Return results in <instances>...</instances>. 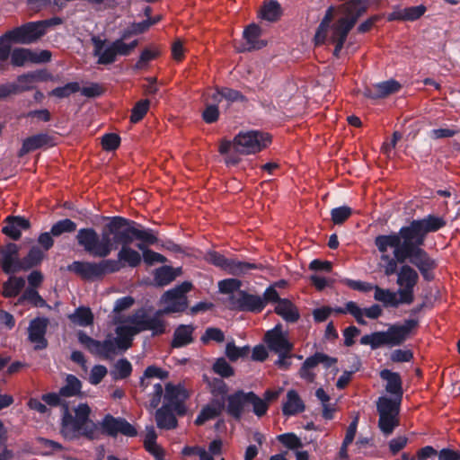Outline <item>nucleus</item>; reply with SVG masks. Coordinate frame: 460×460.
<instances>
[{"label": "nucleus", "mask_w": 460, "mask_h": 460, "mask_svg": "<svg viewBox=\"0 0 460 460\" xmlns=\"http://www.w3.org/2000/svg\"><path fill=\"white\" fill-rule=\"evenodd\" d=\"M446 226L443 217L429 215L420 220H413L408 226H403L398 234L378 235L375 244L381 253L394 248V254L400 263L407 260L418 268L423 279L430 281L434 279L433 270L438 264L428 252L420 248L424 245L429 233L436 232Z\"/></svg>", "instance_id": "obj_1"}, {"label": "nucleus", "mask_w": 460, "mask_h": 460, "mask_svg": "<svg viewBox=\"0 0 460 460\" xmlns=\"http://www.w3.org/2000/svg\"><path fill=\"white\" fill-rule=\"evenodd\" d=\"M78 244L90 255L97 258L108 257L119 245L121 246L117 254L119 270L125 266L137 267L142 261L140 253L132 249V238L120 231V226H112L110 222L102 228L101 235L93 228H82L76 234Z\"/></svg>", "instance_id": "obj_2"}, {"label": "nucleus", "mask_w": 460, "mask_h": 460, "mask_svg": "<svg viewBox=\"0 0 460 460\" xmlns=\"http://www.w3.org/2000/svg\"><path fill=\"white\" fill-rule=\"evenodd\" d=\"M60 392L58 394L49 393L43 394L42 401L49 406H61L63 410L61 433L68 439L77 438L80 436L90 440L97 438L100 430L89 416L91 409L86 403H81L75 410V415L73 416L69 411L68 404L62 399Z\"/></svg>", "instance_id": "obj_3"}, {"label": "nucleus", "mask_w": 460, "mask_h": 460, "mask_svg": "<svg viewBox=\"0 0 460 460\" xmlns=\"http://www.w3.org/2000/svg\"><path fill=\"white\" fill-rule=\"evenodd\" d=\"M121 325L116 328L115 341L118 349L127 350L132 346L133 337L144 331H152L154 335L164 333V324L158 318H151L145 309L133 312L119 321Z\"/></svg>", "instance_id": "obj_4"}, {"label": "nucleus", "mask_w": 460, "mask_h": 460, "mask_svg": "<svg viewBox=\"0 0 460 460\" xmlns=\"http://www.w3.org/2000/svg\"><path fill=\"white\" fill-rule=\"evenodd\" d=\"M418 325L419 321L416 319L405 320L402 324L390 326L386 332H376L364 335L360 339V343L369 345L373 349L382 346H399L410 337Z\"/></svg>", "instance_id": "obj_5"}, {"label": "nucleus", "mask_w": 460, "mask_h": 460, "mask_svg": "<svg viewBox=\"0 0 460 460\" xmlns=\"http://www.w3.org/2000/svg\"><path fill=\"white\" fill-rule=\"evenodd\" d=\"M128 37V32H124L120 39L114 41H107L97 36L92 37L93 56L98 58L97 63L100 65H111L117 60L118 56L130 55L137 47L138 40H135L130 43H126L125 40Z\"/></svg>", "instance_id": "obj_6"}, {"label": "nucleus", "mask_w": 460, "mask_h": 460, "mask_svg": "<svg viewBox=\"0 0 460 460\" xmlns=\"http://www.w3.org/2000/svg\"><path fill=\"white\" fill-rule=\"evenodd\" d=\"M67 270L84 281H94L102 279L107 274L119 271V264L111 259L99 262L76 261L67 266Z\"/></svg>", "instance_id": "obj_7"}, {"label": "nucleus", "mask_w": 460, "mask_h": 460, "mask_svg": "<svg viewBox=\"0 0 460 460\" xmlns=\"http://www.w3.org/2000/svg\"><path fill=\"white\" fill-rule=\"evenodd\" d=\"M402 402L382 396L376 402L379 415L378 427L385 435H390L400 425V407Z\"/></svg>", "instance_id": "obj_8"}, {"label": "nucleus", "mask_w": 460, "mask_h": 460, "mask_svg": "<svg viewBox=\"0 0 460 460\" xmlns=\"http://www.w3.org/2000/svg\"><path fill=\"white\" fill-rule=\"evenodd\" d=\"M192 288L190 282H183L180 286L165 292L163 298L167 305L163 310H158L151 318H158L164 324V333L165 332L166 323L162 316L164 314L183 312L188 307L186 293Z\"/></svg>", "instance_id": "obj_9"}, {"label": "nucleus", "mask_w": 460, "mask_h": 460, "mask_svg": "<svg viewBox=\"0 0 460 460\" xmlns=\"http://www.w3.org/2000/svg\"><path fill=\"white\" fill-rule=\"evenodd\" d=\"M270 136L260 131L241 132L233 140V150L240 155L255 154L270 143Z\"/></svg>", "instance_id": "obj_10"}, {"label": "nucleus", "mask_w": 460, "mask_h": 460, "mask_svg": "<svg viewBox=\"0 0 460 460\" xmlns=\"http://www.w3.org/2000/svg\"><path fill=\"white\" fill-rule=\"evenodd\" d=\"M169 374L167 371L162 368L150 366L146 368L144 377L140 381L141 393H145L149 399V408L155 409L160 402L164 393V388L161 383H153L150 379L157 377L161 380H164L168 377Z\"/></svg>", "instance_id": "obj_11"}, {"label": "nucleus", "mask_w": 460, "mask_h": 460, "mask_svg": "<svg viewBox=\"0 0 460 460\" xmlns=\"http://www.w3.org/2000/svg\"><path fill=\"white\" fill-rule=\"evenodd\" d=\"M96 425L100 430L99 437L96 439L100 438L102 434L113 438L117 437L119 434L131 438L137 435V429L127 420L115 418L111 414L105 415L102 420Z\"/></svg>", "instance_id": "obj_12"}, {"label": "nucleus", "mask_w": 460, "mask_h": 460, "mask_svg": "<svg viewBox=\"0 0 460 460\" xmlns=\"http://www.w3.org/2000/svg\"><path fill=\"white\" fill-rule=\"evenodd\" d=\"M418 281V272L411 266L403 264L397 272V285L400 287L397 294L402 296V302L410 305L414 301L413 288Z\"/></svg>", "instance_id": "obj_13"}, {"label": "nucleus", "mask_w": 460, "mask_h": 460, "mask_svg": "<svg viewBox=\"0 0 460 460\" xmlns=\"http://www.w3.org/2000/svg\"><path fill=\"white\" fill-rule=\"evenodd\" d=\"M110 223L115 226H120V231L132 238L140 241L146 248L147 245H152L157 243L158 239L155 234L150 229H138L134 226L135 222L126 219L121 217H114L110 220Z\"/></svg>", "instance_id": "obj_14"}, {"label": "nucleus", "mask_w": 460, "mask_h": 460, "mask_svg": "<svg viewBox=\"0 0 460 460\" xmlns=\"http://www.w3.org/2000/svg\"><path fill=\"white\" fill-rule=\"evenodd\" d=\"M359 14L360 12H358L351 17L338 18L332 25L330 41L335 45L333 51L334 56L339 57V53L343 48L347 36L357 23Z\"/></svg>", "instance_id": "obj_15"}, {"label": "nucleus", "mask_w": 460, "mask_h": 460, "mask_svg": "<svg viewBox=\"0 0 460 460\" xmlns=\"http://www.w3.org/2000/svg\"><path fill=\"white\" fill-rule=\"evenodd\" d=\"M45 34L40 22H28L5 33V39L21 44H31Z\"/></svg>", "instance_id": "obj_16"}, {"label": "nucleus", "mask_w": 460, "mask_h": 460, "mask_svg": "<svg viewBox=\"0 0 460 460\" xmlns=\"http://www.w3.org/2000/svg\"><path fill=\"white\" fill-rule=\"evenodd\" d=\"M207 261L217 267L223 269L230 274L240 276L245 274L249 270L257 269L254 263L242 262L233 259H226L224 255L210 252L207 254Z\"/></svg>", "instance_id": "obj_17"}, {"label": "nucleus", "mask_w": 460, "mask_h": 460, "mask_svg": "<svg viewBox=\"0 0 460 460\" xmlns=\"http://www.w3.org/2000/svg\"><path fill=\"white\" fill-rule=\"evenodd\" d=\"M228 307L233 310L261 312L264 308V301L260 296L238 291L230 295Z\"/></svg>", "instance_id": "obj_18"}, {"label": "nucleus", "mask_w": 460, "mask_h": 460, "mask_svg": "<svg viewBox=\"0 0 460 460\" xmlns=\"http://www.w3.org/2000/svg\"><path fill=\"white\" fill-rule=\"evenodd\" d=\"M336 358H331L324 353L316 352L314 355L307 358L302 364L298 372L299 376L307 383H313L315 380V369L319 364H323L326 367H329L336 363Z\"/></svg>", "instance_id": "obj_19"}, {"label": "nucleus", "mask_w": 460, "mask_h": 460, "mask_svg": "<svg viewBox=\"0 0 460 460\" xmlns=\"http://www.w3.org/2000/svg\"><path fill=\"white\" fill-rule=\"evenodd\" d=\"M51 53L42 50L36 53L28 49L15 48L11 53V64L14 66H23L26 63H43L50 60Z\"/></svg>", "instance_id": "obj_20"}, {"label": "nucleus", "mask_w": 460, "mask_h": 460, "mask_svg": "<svg viewBox=\"0 0 460 460\" xmlns=\"http://www.w3.org/2000/svg\"><path fill=\"white\" fill-rule=\"evenodd\" d=\"M21 263L19 260V247L17 244L10 243L0 247V266L4 273H13L22 270L18 268Z\"/></svg>", "instance_id": "obj_21"}, {"label": "nucleus", "mask_w": 460, "mask_h": 460, "mask_svg": "<svg viewBox=\"0 0 460 460\" xmlns=\"http://www.w3.org/2000/svg\"><path fill=\"white\" fill-rule=\"evenodd\" d=\"M264 341L269 349L275 353L292 351L294 349L291 343L282 332L281 324H278L274 329L265 333Z\"/></svg>", "instance_id": "obj_22"}, {"label": "nucleus", "mask_w": 460, "mask_h": 460, "mask_svg": "<svg viewBox=\"0 0 460 460\" xmlns=\"http://www.w3.org/2000/svg\"><path fill=\"white\" fill-rule=\"evenodd\" d=\"M186 398L185 391L177 385L167 384L165 385L164 400L166 403L164 405H170L172 407L174 411L182 416L186 413V407L183 404V400Z\"/></svg>", "instance_id": "obj_23"}, {"label": "nucleus", "mask_w": 460, "mask_h": 460, "mask_svg": "<svg viewBox=\"0 0 460 460\" xmlns=\"http://www.w3.org/2000/svg\"><path fill=\"white\" fill-rule=\"evenodd\" d=\"M227 407L226 411L235 420H240L245 407L249 404L248 393H244L242 390L230 394L226 398Z\"/></svg>", "instance_id": "obj_24"}, {"label": "nucleus", "mask_w": 460, "mask_h": 460, "mask_svg": "<svg viewBox=\"0 0 460 460\" xmlns=\"http://www.w3.org/2000/svg\"><path fill=\"white\" fill-rule=\"evenodd\" d=\"M48 320L45 318H37L31 321L29 327V340L35 343V349H45L48 341L45 339Z\"/></svg>", "instance_id": "obj_25"}, {"label": "nucleus", "mask_w": 460, "mask_h": 460, "mask_svg": "<svg viewBox=\"0 0 460 460\" xmlns=\"http://www.w3.org/2000/svg\"><path fill=\"white\" fill-rule=\"evenodd\" d=\"M401 89V84L395 80H389L372 87H367L364 91V96L370 99L385 98L390 94L397 93Z\"/></svg>", "instance_id": "obj_26"}, {"label": "nucleus", "mask_w": 460, "mask_h": 460, "mask_svg": "<svg viewBox=\"0 0 460 460\" xmlns=\"http://www.w3.org/2000/svg\"><path fill=\"white\" fill-rule=\"evenodd\" d=\"M380 376L386 381L385 391L394 396L392 400L402 402L403 390L400 375L388 369H384L380 372Z\"/></svg>", "instance_id": "obj_27"}, {"label": "nucleus", "mask_w": 460, "mask_h": 460, "mask_svg": "<svg viewBox=\"0 0 460 460\" xmlns=\"http://www.w3.org/2000/svg\"><path fill=\"white\" fill-rule=\"evenodd\" d=\"M53 137L48 134H38L25 138L22 146L18 152V156L22 157L26 154L45 146H53Z\"/></svg>", "instance_id": "obj_28"}, {"label": "nucleus", "mask_w": 460, "mask_h": 460, "mask_svg": "<svg viewBox=\"0 0 460 460\" xmlns=\"http://www.w3.org/2000/svg\"><path fill=\"white\" fill-rule=\"evenodd\" d=\"M6 226L3 227L2 232L13 240H19L21 237V228L29 229L31 224L29 220L21 217L9 216L5 219Z\"/></svg>", "instance_id": "obj_29"}, {"label": "nucleus", "mask_w": 460, "mask_h": 460, "mask_svg": "<svg viewBox=\"0 0 460 460\" xmlns=\"http://www.w3.org/2000/svg\"><path fill=\"white\" fill-rule=\"evenodd\" d=\"M225 408L222 400L214 399L208 404L204 406L195 420L198 426L203 425L206 421L218 417Z\"/></svg>", "instance_id": "obj_30"}, {"label": "nucleus", "mask_w": 460, "mask_h": 460, "mask_svg": "<svg viewBox=\"0 0 460 460\" xmlns=\"http://www.w3.org/2000/svg\"><path fill=\"white\" fill-rule=\"evenodd\" d=\"M170 405H164L155 411V421L159 429H173L177 427L178 421Z\"/></svg>", "instance_id": "obj_31"}, {"label": "nucleus", "mask_w": 460, "mask_h": 460, "mask_svg": "<svg viewBox=\"0 0 460 460\" xmlns=\"http://www.w3.org/2000/svg\"><path fill=\"white\" fill-rule=\"evenodd\" d=\"M274 312L288 323H296L300 318L297 307L288 299H282L275 306Z\"/></svg>", "instance_id": "obj_32"}, {"label": "nucleus", "mask_w": 460, "mask_h": 460, "mask_svg": "<svg viewBox=\"0 0 460 460\" xmlns=\"http://www.w3.org/2000/svg\"><path fill=\"white\" fill-rule=\"evenodd\" d=\"M424 5L411 6L404 9H398L389 13L388 21H414L424 14Z\"/></svg>", "instance_id": "obj_33"}, {"label": "nucleus", "mask_w": 460, "mask_h": 460, "mask_svg": "<svg viewBox=\"0 0 460 460\" xmlns=\"http://www.w3.org/2000/svg\"><path fill=\"white\" fill-rule=\"evenodd\" d=\"M194 328L191 325H180L173 333L172 341V348H180L186 346L193 341Z\"/></svg>", "instance_id": "obj_34"}, {"label": "nucleus", "mask_w": 460, "mask_h": 460, "mask_svg": "<svg viewBox=\"0 0 460 460\" xmlns=\"http://www.w3.org/2000/svg\"><path fill=\"white\" fill-rule=\"evenodd\" d=\"M25 286V280L22 277L12 276L3 283L1 294L4 297L17 296Z\"/></svg>", "instance_id": "obj_35"}, {"label": "nucleus", "mask_w": 460, "mask_h": 460, "mask_svg": "<svg viewBox=\"0 0 460 460\" xmlns=\"http://www.w3.org/2000/svg\"><path fill=\"white\" fill-rule=\"evenodd\" d=\"M261 31V28L256 24H251L245 29L243 36L249 45L248 50L260 49L266 45L263 40L259 39Z\"/></svg>", "instance_id": "obj_36"}, {"label": "nucleus", "mask_w": 460, "mask_h": 460, "mask_svg": "<svg viewBox=\"0 0 460 460\" xmlns=\"http://www.w3.org/2000/svg\"><path fill=\"white\" fill-rule=\"evenodd\" d=\"M374 290L375 299L384 303L385 305L397 307L400 304H405V302H402V296H399L398 298L397 294L389 289H384L378 286H375Z\"/></svg>", "instance_id": "obj_37"}, {"label": "nucleus", "mask_w": 460, "mask_h": 460, "mask_svg": "<svg viewBox=\"0 0 460 460\" xmlns=\"http://www.w3.org/2000/svg\"><path fill=\"white\" fill-rule=\"evenodd\" d=\"M336 13L334 7H330L322 20L316 33L314 35V43L315 45H321L324 43L327 38L328 29L330 27V22L332 21L334 14Z\"/></svg>", "instance_id": "obj_38"}, {"label": "nucleus", "mask_w": 460, "mask_h": 460, "mask_svg": "<svg viewBox=\"0 0 460 460\" xmlns=\"http://www.w3.org/2000/svg\"><path fill=\"white\" fill-rule=\"evenodd\" d=\"M287 399L282 409L285 415H294L304 411L303 402L296 391H288Z\"/></svg>", "instance_id": "obj_39"}, {"label": "nucleus", "mask_w": 460, "mask_h": 460, "mask_svg": "<svg viewBox=\"0 0 460 460\" xmlns=\"http://www.w3.org/2000/svg\"><path fill=\"white\" fill-rule=\"evenodd\" d=\"M262 19L269 22H276L281 16V7L277 1H270L266 3L260 11Z\"/></svg>", "instance_id": "obj_40"}, {"label": "nucleus", "mask_w": 460, "mask_h": 460, "mask_svg": "<svg viewBox=\"0 0 460 460\" xmlns=\"http://www.w3.org/2000/svg\"><path fill=\"white\" fill-rule=\"evenodd\" d=\"M81 381L73 375H68L66 378V385L59 390L63 397L78 395L81 393Z\"/></svg>", "instance_id": "obj_41"}, {"label": "nucleus", "mask_w": 460, "mask_h": 460, "mask_svg": "<svg viewBox=\"0 0 460 460\" xmlns=\"http://www.w3.org/2000/svg\"><path fill=\"white\" fill-rule=\"evenodd\" d=\"M44 253L37 246H33L28 255L21 260V263L18 264V268H22V270L31 269L36 265H38L43 259Z\"/></svg>", "instance_id": "obj_42"}, {"label": "nucleus", "mask_w": 460, "mask_h": 460, "mask_svg": "<svg viewBox=\"0 0 460 460\" xmlns=\"http://www.w3.org/2000/svg\"><path fill=\"white\" fill-rule=\"evenodd\" d=\"M332 312L337 314H350L357 321L358 324L365 325L367 322L363 317V310L360 308L357 303L353 301H349L345 305L344 308L338 307L332 309Z\"/></svg>", "instance_id": "obj_43"}, {"label": "nucleus", "mask_w": 460, "mask_h": 460, "mask_svg": "<svg viewBox=\"0 0 460 460\" xmlns=\"http://www.w3.org/2000/svg\"><path fill=\"white\" fill-rule=\"evenodd\" d=\"M249 354V346L237 347L234 341L227 342L226 346V356L232 362H235L239 358H247Z\"/></svg>", "instance_id": "obj_44"}, {"label": "nucleus", "mask_w": 460, "mask_h": 460, "mask_svg": "<svg viewBox=\"0 0 460 460\" xmlns=\"http://www.w3.org/2000/svg\"><path fill=\"white\" fill-rule=\"evenodd\" d=\"M69 319L80 326H88L93 323V315L89 308L79 307L73 314L69 315Z\"/></svg>", "instance_id": "obj_45"}, {"label": "nucleus", "mask_w": 460, "mask_h": 460, "mask_svg": "<svg viewBox=\"0 0 460 460\" xmlns=\"http://www.w3.org/2000/svg\"><path fill=\"white\" fill-rule=\"evenodd\" d=\"M132 366L126 358L118 360L111 372L114 380L125 379L131 375Z\"/></svg>", "instance_id": "obj_46"}, {"label": "nucleus", "mask_w": 460, "mask_h": 460, "mask_svg": "<svg viewBox=\"0 0 460 460\" xmlns=\"http://www.w3.org/2000/svg\"><path fill=\"white\" fill-rule=\"evenodd\" d=\"M29 302L35 307H43L46 305V301L40 296L38 291L34 288H27L23 294L18 298L17 305H22L24 302Z\"/></svg>", "instance_id": "obj_47"}, {"label": "nucleus", "mask_w": 460, "mask_h": 460, "mask_svg": "<svg viewBox=\"0 0 460 460\" xmlns=\"http://www.w3.org/2000/svg\"><path fill=\"white\" fill-rule=\"evenodd\" d=\"M117 349H119L115 340L109 338L103 341H100V349L97 352V356L105 359H111L117 354Z\"/></svg>", "instance_id": "obj_48"}, {"label": "nucleus", "mask_w": 460, "mask_h": 460, "mask_svg": "<svg viewBox=\"0 0 460 460\" xmlns=\"http://www.w3.org/2000/svg\"><path fill=\"white\" fill-rule=\"evenodd\" d=\"M150 102L147 99L138 101L131 111L130 121L137 123L143 119L149 110Z\"/></svg>", "instance_id": "obj_49"}, {"label": "nucleus", "mask_w": 460, "mask_h": 460, "mask_svg": "<svg viewBox=\"0 0 460 460\" xmlns=\"http://www.w3.org/2000/svg\"><path fill=\"white\" fill-rule=\"evenodd\" d=\"M400 263L397 257L394 255V257H390L386 254V252L382 253L380 267L383 269V271L385 276H391L394 273H397V264Z\"/></svg>", "instance_id": "obj_50"}, {"label": "nucleus", "mask_w": 460, "mask_h": 460, "mask_svg": "<svg viewBox=\"0 0 460 460\" xmlns=\"http://www.w3.org/2000/svg\"><path fill=\"white\" fill-rule=\"evenodd\" d=\"M76 229V224L70 219H63L53 225L50 234L54 236H59L64 233H73Z\"/></svg>", "instance_id": "obj_51"}, {"label": "nucleus", "mask_w": 460, "mask_h": 460, "mask_svg": "<svg viewBox=\"0 0 460 460\" xmlns=\"http://www.w3.org/2000/svg\"><path fill=\"white\" fill-rule=\"evenodd\" d=\"M79 90L80 85L78 83H68L65 86L53 89L49 95L62 99L70 96L72 93H77Z\"/></svg>", "instance_id": "obj_52"}, {"label": "nucleus", "mask_w": 460, "mask_h": 460, "mask_svg": "<svg viewBox=\"0 0 460 460\" xmlns=\"http://www.w3.org/2000/svg\"><path fill=\"white\" fill-rule=\"evenodd\" d=\"M137 247L143 252V259L148 265H152L155 262H165L166 259L162 254L155 252L145 247L143 243H137Z\"/></svg>", "instance_id": "obj_53"}, {"label": "nucleus", "mask_w": 460, "mask_h": 460, "mask_svg": "<svg viewBox=\"0 0 460 460\" xmlns=\"http://www.w3.org/2000/svg\"><path fill=\"white\" fill-rule=\"evenodd\" d=\"M249 396V404H252L253 407V412L258 416H263L268 411V403L258 397L253 392L248 393Z\"/></svg>", "instance_id": "obj_54"}, {"label": "nucleus", "mask_w": 460, "mask_h": 460, "mask_svg": "<svg viewBox=\"0 0 460 460\" xmlns=\"http://www.w3.org/2000/svg\"><path fill=\"white\" fill-rule=\"evenodd\" d=\"M79 342L88 349L92 354L97 355V352L100 349V341H96L90 336H88L83 331L78 332L77 333Z\"/></svg>", "instance_id": "obj_55"}, {"label": "nucleus", "mask_w": 460, "mask_h": 460, "mask_svg": "<svg viewBox=\"0 0 460 460\" xmlns=\"http://www.w3.org/2000/svg\"><path fill=\"white\" fill-rule=\"evenodd\" d=\"M200 341L204 344H208L211 341H214L217 343H222L225 341V334L219 328L210 327L205 331L204 334L200 338Z\"/></svg>", "instance_id": "obj_56"}, {"label": "nucleus", "mask_w": 460, "mask_h": 460, "mask_svg": "<svg viewBox=\"0 0 460 460\" xmlns=\"http://www.w3.org/2000/svg\"><path fill=\"white\" fill-rule=\"evenodd\" d=\"M213 370L215 373L222 377H230L234 375V368L227 363L224 358H217L213 365Z\"/></svg>", "instance_id": "obj_57"}, {"label": "nucleus", "mask_w": 460, "mask_h": 460, "mask_svg": "<svg viewBox=\"0 0 460 460\" xmlns=\"http://www.w3.org/2000/svg\"><path fill=\"white\" fill-rule=\"evenodd\" d=\"M352 214L349 207L343 206L332 210V220L335 225L343 224Z\"/></svg>", "instance_id": "obj_58"}, {"label": "nucleus", "mask_w": 460, "mask_h": 460, "mask_svg": "<svg viewBox=\"0 0 460 460\" xmlns=\"http://www.w3.org/2000/svg\"><path fill=\"white\" fill-rule=\"evenodd\" d=\"M241 285V281L236 279H224L218 283L219 290L221 293L231 295L234 294V292L237 291Z\"/></svg>", "instance_id": "obj_59"}, {"label": "nucleus", "mask_w": 460, "mask_h": 460, "mask_svg": "<svg viewBox=\"0 0 460 460\" xmlns=\"http://www.w3.org/2000/svg\"><path fill=\"white\" fill-rule=\"evenodd\" d=\"M160 52L157 49H146L142 51L138 61L136 63V68L141 69L146 63L156 58Z\"/></svg>", "instance_id": "obj_60"}, {"label": "nucleus", "mask_w": 460, "mask_h": 460, "mask_svg": "<svg viewBox=\"0 0 460 460\" xmlns=\"http://www.w3.org/2000/svg\"><path fill=\"white\" fill-rule=\"evenodd\" d=\"M120 138L117 134H106L102 138V148L106 151H112L119 147Z\"/></svg>", "instance_id": "obj_61"}, {"label": "nucleus", "mask_w": 460, "mask_h": 460, "mask_svg": "<svg viewBox=\"0 0 460 460\" xmlns=\"http://www.w3.org/2000/svg\"><path fill=\"white\" fill-rule=\"evenodd\" d=\"M278 440L290 449L299 448L302 447L301 440L292 433L279 435L278 437Z\"/></svg>", "instance_id": "obj_62"}, {"label": "nucleus", "mask_w": 460, "mask_h": 460, "mask_svg": "<svg viewBox=\"0 0 460 460\" xmlns=\"http://www.w3.org/2000/svg\"><path fill=\"white\" fill-rule=\"evenodd\" d=\"M205 104L217 105L221 102L223 96L221 94V88L208 89L202 95Z\"/></svg>", "instance_id": "obj_63"}, {"label": "nucleus", "mask_w": 460, "mask_h": 460, "mask_svg": "<svg viewBox=\"0 0 460 460\" xmlns=\"http://www.w3.org/2000/svg\"><path fill=\"white\" fill-rule=\"evenodd\" d=\"M211 393L215 396L225 395L228 392L227 385L220 378H214L209 382Z\"/></svg>", "instance_id": "obj_64"}]
</instances>
